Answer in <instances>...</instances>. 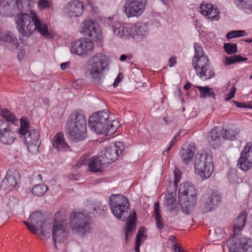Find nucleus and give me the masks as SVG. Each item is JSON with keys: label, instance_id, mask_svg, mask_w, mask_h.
<instances>
[{"label": "nucleus", "instance_id": "nucleus-1", "mask_svg": "<svg viewBox=\"0 0 252 252\" xmlns=\"http://www.w3.org/2000/svg\"><path fill=\"white\" fill-rule=\"evenodd\" d=\"M16 19L18 30L23 36H29L36 30L42 35H49L46 24L41 21L33 11L31 12V14L20 13Z\"/></svg>", "mask_w": 252, "mask_h": 252}, {"label": "nucleus", "instance_id": "nucleus-2", "mask_svg": "<svg viewBox=\"0 0 252 252\" xmlns=\"http://www.w3.org/2000/svg\"><path fill=\"white\" fill-rule=\"evenodd\" d=\"M109 59L107 56L98 53L91 57L87 62L85 74L86 76L92 80L97 86L103 84V72L108 69Z\"/></svg>", "mask_w": 252, "mask_h": 252}, {"label": "nucleus", "instance_id": "nucleus-3", "mask_svg": "<svg viewBox=\"0 0 252 252\" xmlns=\"http://www.w3.org/2000/svg\"><path fill=\"white\" fill-rule=\"evenodd\" d=\"M66 129L72 141L78 142L86 138V119L83 111L76 110L70 114L66 123Z\"/></svg>", "mask_w": 252, "mask_h": 252}, {"label": "nucleus", "instance_id": "nucleus-4", "mask_svg": "<svg viewBox=\"0 0 252 252\" xmlns=\"http://www.w3.org/2000/svg\"><path fill=\"white\" fill-rule=\"evenodd\" d=\"M194 55L192 58V65L196 75L205 80L215 76V71L211 66L210 62L205 55L202 47L198 43L194 44Z\"/></svg>", "mask_w": 252, "mask_h": 252}, {"label": "nucleus", "instance_id": "nucleus-5", "mask_svg": "<svg viewBox=\"0 0 252 252\" xmlns=\"http://www.w3.org/2000/svg\"><path fill=\"white\" fill-rule=\"evenodd\" d=\"M179 202L183 213L189 215L197 200V190L189 182L182 184L178 189Z\"/></svg>", "mask_w": 252, "mask_h": 252}, {"label": "nucleus", "instance_id": "nucleus-6", "mask_svg": "<svg viewBox=\"0 0 252 252\" xmlns=\"http://www.w3.org/2000/svg\"><path fill=\"white\" fill-rule=\"evenodd\" d=\"M109 205L113 214L118 220L126 221L128 217L129 220L132 216L128 213L129 204L127 198L120 194H112L109 199Z\"/></svg>", "mask_w": 252, "mask_h": 252}, {"label": "nucleus", "instance_id": "nucleus-7", "mask_svg": "<svg viewBox=\"0 0 252 252\" xmlns=\"http://www.w3.org/2000/svg\"><path fill=\"white\" fill-rule=\"evenodd\" d=\"M194 166L195 173L202 179L209 178L214 170L212 156L206 153L196 155Z\"/></svg>", "mask_w": 252, "mask_h": 252}, {"label": "nucleus", "instance_id": "nucleus-8", "mask_svg": "<svg viewBox=\"0 0 252 252\" xmlns=\"http://www.w3.org/2000/svg\"><path fill=\"white\" fill-rule=\"evenodd\" d=\"M222 247L223 251L227 250L229 252H252V240L245 237L233 236Z\"/></svg>", "mask_w": 252, "mask_h": 252}, {"label": "nucleus", "instance_id": "nucleus-9", "mask_svg": "<svg viewBox=\"0 0 252 252\" xmlns=\"http://www.w3.org/2000/svg\"><path fill=\"white\" fill-rule=\"evenodd\" d=\"M70 226L72 231L84 235L91 229L89 218L81 212H73L70 215Z\"/></svg>", "mask_w": 252, "mask_h": 252}, {"label": "nucleus", "instance_id": "nucleus-10", "mask_svg": "<svg viewBox=\"0 0 252 252\" xmlns=\"http://www.w3.org/2000/svg\"><path fill=\"white\" fill-rule=\"evenodd\" d=\"M109 113L107 111H100L93 113L89 119L90 129L97 134H103L109 122Z\"/></svg>", "mask_w": 252, "mask_h": 252}, {"label": "nucleus", "instance_id": "nucleus-11", "mask_svg": "<svg viewBox=\"0 0 252 252\" xmlns=\"http://www.w3.org/2000/svg\"><path fill=\"white\" fill-rule=\"evenodd\" d=\"M221 196L218 192L209 191L202 197L199 208L203 213H208L214 210L220 203Z\"/></svg>", "mask_w": 252, "mask_h": 252}, {"label": "nucleus", "instance_id": "nucleus-12", "mask_svg": "<svg viewBox=\"0 0 252 252\" xmlns=\"http://www.w3.org/2000/svg\"><path fill=\"white\" fill-rule=\"evenodd\" d=\"M87 165L91 172H98L101 171L103 165H106L103 156L93 157L90 158L87 156H82L75 166L80 167L82 165Z\"/></svg>", "mask_w": 252, "mask_h": 252}, {"label": "nucleus", "instance_id": "nucleus-13", "mask_svg": "<svg viewBox=\"0 0 252 252\" xmlns=\"http://www.w3.org/2000/svg\"><path fill=\"white\" fill-rule=\"evenodd\" d=\"M67 222L66 220H55L52 228V239L53 245L57 249V242H62L65 240L68 236V232L66 230Z\"/></svg>", "mask_w": 252, "mask_h": 252}, {"label": "nucleus", "instance_id": "nucleus-14", "mask_svg": "<svg viewBox=\"0 0 252 252\" xmlns=\"http://www.w3.org/2000/svg\"><path fill=\"white\" fill-rule=\"evenodd\" d=\"M93 45L90 39L87 38H81L72 42L70 51L71 53L80 56H86L91 53Z\"/></svg>", "mask_w": 252, "mask_h": 252}, {"label": "nucleus", "instance_id": "nucleus-15", "mask_svg": "<svg viewBox=\"0 0 252 252\" xmlns=\"http://www.w3.org/2000/svg\"><path fill=\"white\" fill-rule=\"evenodd\" d=\"M146 4V0H127L124 11L128 17L138 16L144 11Z\"/></svg>", "mask_w": 252, "mask_h": 252}, {"label": "nucleus", "instance_id": "nucleus-16", "mask_svg": "<svg viewBox=\"0 0 252 252\" xmlns=\"http://www.w3.org/2000/svg\"><path fill=\"white\" fill-rule=\"evenodd\" d=\"M21 137H23L24 142L29 152L34 153L38 151L40 142L39 134L37 130H30L25 134L21 135Z\"/></svg>", "mask_w": 252, "mask_h": 252}, {"label": "nucleus", "instance_id": "nucleus-17", "mask_svg": "<svg viewBox=\"0 0 252 252\" xmlns=\"http://www.w3.org/2000/svg\"><path fill=\"white\" fill-rule=\"evenodd\" d=\"M237 166L244 171H248L252 167V145L248 143L241 153Z\"/></svg>", "mask_w": 252, "mask_h": 252}, {"label": "nucleus", "instance_id": "nucleus-18", "mask_svg": "<svg viewBox=\"0 0 252 252\" xmlns=\"http://www.w3.org/2000/svg\"><path fill=\"white\" fill-rule=\"evenodd\" d=\"M125 148L124 143L120 141L116 142L115 145L107 147L103 156L106 164L116 160Z\"/></svg>", "mask_w": 252, "mask_h": 252}, {"label": "nucleus", "instance_id": "nucleus-19", "mask_svg": "<svg viewBox=\"0 0 252 252\" xmlns=\"http://www.w3.org/2000/svg\"><path fill=\"white\" fill-rule=\"evenodd\" d=\"M81 32L88 36L94 41L100 40L101 34L99 29H96L94 23L92 20L85 21L82 25Z\"/></svg>", "mask_w": 252, "mask_h": 252}, {"label": "nucleus", "instance_id": "nucleus-20", "mask_svg": "<svg viewBox=\"0 0 252 252\" xmlns=\"http://www.w3.org/2000/svg\"><path fill=\"white\" fill-rule=\"evenodd\" d=\"M199 12L212 21H218L220 18V10L216 5L212 3H201Z\"/></svg>", "mask_w": 252, "mask_h": 252}, {"label": "nucleus", "instance_id": "nucleus-21", "mask_svg": "<svg viewBox=\"0 0 252 252\" xmlns=\"http://www.w3.org/2000/svg\"><path fill=\"white\" fill-rule=\"evenodd\" d=\"M84 10V6L82 2L73 0L68 3L63 10L65 15L69 18L80 16Z\"/></svg>", "mask_w": 252, "mask_h": 252}, {"label": "nucleus", "instance_id": "nucleus-22", "mask_svg": "<svg viewBox=\"0 0 252 252\" xmlns=\"http://www.w3.org/2000/svg\"><path fill=\"white\" fill-rule=\"evenodd\" d=\"M207 137L210 144L216 149L224 140L223 130L220 127H215L208 132Z\"/></svg>", "mask_w": 252, "mask_h": 252}, {"label": "nucleus", "instance_id": "nucleus-23", "mask_svg": "<svg viewBox=\"0 0 252 252\" xmlns=\"http://www.w3.org/2000/svg\"><path fill=\"white\" fill-rule=\"evenodd\" d=\"M20 177V174L17 171H8L1 182V186L4 190H9L16 186Z\"/></svg>", "mask_w": 252, "mask_h": 252}, {"label": "nucleus", "instance_id": "nucleus-24", "mask_svg": "<svg viewBox=\"0 0 252 252\" xmlns=\"http://www.w3.org/2000/svg\"><path fill=\"white\" fill-rule=\"evenodd\" d=\"M112 30L114 33L117 36L126 38H130L131 25L129 24H122L119 22H116L112 26Z\"/></svg>", "mask_w": 252, "mask_h": 252}, {"label": "nucleus", "instance_id": "nucleus-25", "mask_svg": "<svg viewBox=\"0 0 252 252\" xmlns=\"http://www.w3.org/2000/svg\"><path fill=\"white\" fill-rule=\"evenodd\" d=\"M52 145L58 152H65L69 149V146L65 141L64 135L62 133H58L54 136Z\"/></svg>", "mask_w": 252, "mask_h": 252}, {"label": "nucleus", "instance_id": "nucleus-26", "mask_svg": "<svg viewBox=\"0 0 252 252\" xmlns=\"http://www.w3.org/2000/svg\"><path fill=\"white\" fill-rule=\"evenodd\" d=\"M148 28L145 24L136 23L131 25L130 37H134L135 36L143 37L148 34Z\"/></svg>", "mask_w": 252, "mask_h": 252}, {"label": "nucleus", "instance_id": "nucleus-27", "mask_svg": "<svg viewBox=\"0 0 252 252\" xmlns=\"http://www.w3.org/2000/svg\"><path fill=\"white\" fill-rule=\"evenodd\" d=\"M247 215V212L243 211L235 219L233 225L234 235L237 234L244 228Z\"/></svg>", "mask_w": 252, "mask_h": 252}, {"label": "nucleus", "instance_id": "nucleus-28", "mask_svg": "<svg viewBox=\"0 0 252 252\" xmlns=\"http://www.w3.org/2000/svg\"><path fill=\"white\" fill-rule=\"evenodd\" d=\"M195 152V148L190 144L184 146L180 152L182 160L186 164L189 163L191 160Z\"/></svg>", "mask_w": 252, "mask_h": 252}, {"label": "nucleus", "instance_id": "nucleus-29", "mask_svg": "<svg viewBox=\"0 0 252 252\" xmlns=\"http://www.w3.org/2000/svg\"><path fill=\"white\" fill-rule=\"evenodd\" d=\"M15 136V133L10 129L0 133V140L5 145H10L14 142Z\"/></svg>", "mask_w": 252, "mask_h": 252}, {"label": "nucleus", "instance_id": "nucleus-30", "mask_svg": "<svg viewBox=\"0 0 252 252\" xmlns=\"http://www.w3.org/2000/svg\"><path fill=\"white\" fill-rule=\"evenodd\" d=\"M237 6L245 13H252V0H234Z\"/></svg>", "mask_w": 252, "mask_h": 252}, {"label": "nucleus", "instance_id": "nucleus-31", "mask_svg": "<svg viewBox=\"0 0 252 252\" xmlns=\"http://www.w3.org/2000/svg\"><path fill=\"white\" fill-rule=\"evenodd\" d=\"M176 193L172 192L165 194L164 203L170 211H176L177 202L175 198Z\"/></svg>", "mask_w": 252, "mask_h": 252}, {"label": "nucleus", "instance_id": "nucleus-32", "mask_svg": "<svg viewBox=\"0 0 252 252\" xmlns=\"http://www.w3.org/2000/svg\"><path fill=\"white\" fill-rule=\"evenodd\" d=\"M153 216L155 220L157 228L159 230L162 229L164 226V224L161 219L158 202H156L154 204V210Z\"/></svg>", "mask_w": 252, "mask_h": 252}, {"label": "nucleus", "instance_id": "nucleus-33", "mask_svg": "<svg viewBox=\"0 0 252 252\" xmlns=\"http://www.w3.org/2000/svg\"><path fill=\"white\" fill-rule=\"evenodd\" d=\"M0 39L1 41L7 43L14 47H17L18 45L17 38L10 32L2 33Z\"/></svg>", "mask_w": 252, "mask_h": 252}, {"label": "nucleus", "instance_id": "nucleus-34", "mask_svg": "<svg viewBox=\"0 0 252 252\" xmlns=\"http://www.w3.org/2000/svg\"><path fill=\"white\" fill-rule=\"evenodd\" d=\"M136 220V213L134 212V215L132 216V218L129 220L126 223V232H125V240L126 242L129 241V236H131L133 229L135 227V220Z\"/></svg>", "mask_w": 252, "mask_h": 252}, {"label": "nucleus", "instance_id": "nucleus-35", "mask_svg": "<svg viewBox=\"0 0 252 252\" xmlns=\"http://www.w3.org/2000/svg\"><path fill=\"white\" fill-rule=\"evenodd\" d=\"M239 131L240 130L235 126L230 127L223 131L224 139L232 141L236 140L238 137Z\"/></svg>", "mask_w": 252, "mask_h": 252}, {"label": "nucleus", "instance_id": "nucleus-36", "mask_svg": "<svg viewBox=\"0 0 252 252\" xmlns=\"http://www.w3.org/2000/svg\"><path fill=\"white\" fill-rule=\"evenodd\" d=\"M196 88L199 90L200 95V97L201 98H206L207 97H211L212 98H215V94L212 91L211 88H209L208 87H202V86H197Z\"/></svg>", "mask_w": 252, "mask_h": 252}, {"label": "nucleus", "instance_id": "nucleus-37", "mask_svg": "<svg viewBox=\"0 0 252 252\" xmlns=\"http://www.w3.org/2000/svg\"><path fill=\"white\" fill-rule=\"evenodd\" d=\"M30 220L32 224H34L35 225L38 224L40 223V224H42L43 225V216L41 212L36 211L33 213L29 219Z\"/></svg>", "mask_w": 252, "mask_h": 252}, {"label": "nucleus", "instance_id": "nucleus-38", "mask_svg": "<svg viewBox=\"0 0 252 252\" xmlns=\"http://www.w3.org/2000/svg\"><path fill=\"white\" fill-rule=\"evenodd\" d=\"M247 60V58H243L240 55H233L230 57L225 56L223 60V63L225 65H228L237 62H240Z\"/></svg>", "mask_w": 252, "mask_h": 252}, {"label": "nucleus", "instance_id": "nucleus-39", "mask_svg": "<svg viewBox=\"0 0 252 252\" xmlns=\"http://www.w3.org/2000/svg\"><path fill=\"white\" fill-rule=\"evenodd\" d=\"M48 187L44 184L35 185L32 189V193L35 196H41L48 190Z\"/></svg>", "mask_w": 252, "mask_h": 252}, {"label": "nucleus", "instance_id": "nucleus-40", "mask_svg": "<svg viewBox=\"0 0 252 252\" xmlns=\"http://www.w3.org/2000/svg\"><path fill=\"white\" fill-rule=\"evenodd\" d=\"M119 122L118 121H112L110 125H107L105 127V130L104 131L103 134L106 133L107 135H112L117 130Z\"/></svg>", "mask_w": 252, "mask_h": 252}, {"label": "nucleus", "instance_id": "nucleus-41", "mask_svg": "<svg viewBox=\"0 0 252 252\" xmlns=\"http://www.w3.org/2000/svg\"><path fill=\"white\" fill-rule=\"evenodd\" d=\"M1 116L4 119V120L8 123H14L17 120L14 114L6 109H2Z\"/></svg>", "mask_w": 252, "mask_h": 252}, {"label": "nucleus", "instance_id": "nucleus-42", "mask_svg": "<svg viewBox=\"0 0 252 252\" xmlns=\"http://www.w3.org/2000/svg\"><path fill=\"white\" fill-rule=\"evenodd\" d=\"M107 210V207L106 206L98 203L93 206L92 213L95 216H99L101 214L105 213Z\"/></svg>", "mask_w": 252, "mask_h": 252}, {"label": "nucleus", "instance_id": "nucleus-43", "mask_svg": "<svg viewBox=\"0 0 252 252\" xmlns=\"http://www.w3.org/2000/svg\"><path fill=\"white\" fill-rule=\"evenodd\" d=\"M142 228L139 230L136 235V242L135 245V252H140V247L142 243L141 241L142 238H146V236L145 235L142 231Z\"/></svg>", "mask_w": 252, "mask_h": 252}, {"label": "nucleus", "instance_id": "nucleus-44", "mask_svg": "<svg viewBox=\"0 0 252 252\" xmlns=\"http://www.w3.org/2000/svg\"><path fill=\"white\" fill-rule=\"evenodd\" d=\"M225 52L228 54H233L237 52V45L234 43H226L223 46Z\"/></svg>", "mask_w": 252, "mask_h": 252}, {"label": "nucleus", "instance_id": "nucleus-45", "mask_svg": "<svg viewBox=\"0 0 252 252\" xmlns=\"http://www.w3.org/2000/svg\"><path fill=\"white\" fill-rule=\"evenodd\" d=\"M29 131V123L27 121L21 119V126L19 129V133L23 135Z\"/></svg>", "mask_w": 252, "mask_h": 252}, {"label": "nucleus", "instance_id": "nucleus-46", "mask_svg": "<svg viewBox=\"0 0 252 252\" xmlns=\"http://www.w3.org/2000/svg\"><path fill=\"white\" fill-rule=\"evenodd\" d=\"M32 224H30L29 227L27 228L31 231L32 233L34 234L36 233L37 230L40 231L39 234L41 235H43L45 231L43 229V227L42 225L41 224L39 226H37V228L35 227V226Z\"/></svg>", "mask_w": 252, "mask_h": 252}, {"label": "nucleus", "instance_id": "nucleus-47", "mask_svg": "<svg viewBox=\"0 0 252 252\" xmlns=\"http://www.w3.org/2000/svg\"><path fill=\"white\" fill-rule=\"evenodd\" d=\"M10 129V125L4 120L0 119V133Z\"/></svg>", "mask_w": 252, "mask_h": 252}, {"label": "nucleus", "instance_id": "nucleus-48", "mask_svg": "<svg viewBox=\"0 0 252 252\" xmlns=\"http://www.w3.org/2000/svg\"><path fill=\"white\" fill-rule=\"evenodd\" d=\"M38 6L41 10L48 9L50 6V3L48 0H39Z\"/></svg>", "mask_w": 252, "mask_h": 252}, {"label": "nucleus", "instance_id": "nucleus-49", "mask_svg": "<svg viewBox=\"0 0 252 252\" xmlns=\"http://www.w3.org/2000/svg\"><path fill=\"white\" fill-rule=\"evenodd\" d=\"M123 79V74L120 73L118 74L117 78L115 79L114 82L113 83V86L114 87H116L118 86L119 83L121 82V81Z\"/></svg>", "mask_w": 252, "mask_h": 252}, {"label": "nucleus", "instance_id": "nucleus-50", "mask_svg": "<svg viewBox=\"0 0 252 252\" xmlns=\"http://www.w3.org/2000/svg\"><path fill=\"white\" fill-rule=\"evenodd\" d=\"M236 92V88L233 86L229 94H227V97L225 98L226 100H230L231 98L234 97Z\"/></svg>", "mask_w": 252, "mask_h": 252}, {"label": "nucleus", "instance_id": "nucleus-51", "mask_svg": "<svg viewBox=\"0 0 252 252\" xmlns=\"http://www.w3.org/2000/svg\"><path fill=\"white\" fill-rule=\"evenodd\" d=\"M180 178V173L179 171L175 170L174 171V184L175 185H177L178 183L179 182V179Z\"/></svg>", "mask_w": 252, "mask_h": 252}, {"label": "nucleus", "instance_id": "nucleus-52", "mask_svg": "<svg viewBox=\"0 0 252 252\" xmlns=\"http://www.w3.org/2000/svg\"><path fill=\"white\" fill-rule=\"evenodd\" d=\"M185 133H184V131H183L182 130H180V131L178 132V133H177L176 135H175V136H174V137L172 138V139L171 140V142H170V145H169V146H170L172 147V146L174 145V144H175V141H176V139H177V138L178 137H179L180 135H181V134H185Z\"/></svg>", "mask_w": 252, "mask_h": 252}, {"label": "nucleus", "instance_id": "nucleus-53", "mask_svg": "<svg viewBox=\"0 0 252 252\" xmlns=\"http://www.w3.org/2000/svg\"><path fill=\"white\" fill-rule=\"evenodd\" d=\"M236 32H235V31H231L230 32H229L226 34V37L228 39H231L232 38L237 37L238 36H240L238 34H236Z\"/></svg>", "mask_w": 252, "mask_h": 252}, {"label": "nucleus", "instance_id": "nucleus-54", "mask_svg": "<svg viewBox=\"0 0 252 252\" xmlns=\"http://www.w3.org/2000/svg\"><path fill=\"white\" fill-rule=\"evenodd\" d=\"M235 32L237 33L236 34H238L240 36H238V37H241L243 36H245L247 35V33L245 31L242 30H238V31H235Z\"/></svg>", "mask_w": 252, "mask_h": 252}, {"label": "nucleus", "instance_id": "nucleus-55", "mask_svg": "<svg viewBox=\"0 0 252 252\" xmlns=\"http://www.w3.org/2000/svg\"><path fill=\"white\" fill-rule=\"evenodd\" d=\"M70 65L69 62L63 63L61 64V67L62 70H65L69 67Z\"/></svg>", "mask_w": 252, "mask_h": 252}, {"label": "nucleus", "instance_id": "nucleus-56", "mask_svg": "<svg viewBox=\"0 0 252 252\" xmlns=\"http://www.w3.org/2000/svg\"><path fill=\"white\" fill-rule=\"evenodd\" d=\"M80 83H81L80 80H75L72 83V86L73 88H74L75 89H79V87H78V85L79 84H80Z\"/></svg>", "mask_w": 252, "mask_h": 252}, {"label": "nucleus", "instance_id": "nucleus-57", "mask_svg": "<svg viewBox=\"0 0 252 252\" xmlns=\"http://www.w3.org/2000/svg\"><path fill=\"white\" fill-rule=\"evenodd\" d=\"M169 66L170 67H173L175 65L176 63L175 59L174 58H170L169 60Z\"/></svg>", "mask_w": 252, "mask_h": 252}, {"label": "nucleus", "instance_id": "nucleus-58", "mask_svg": "<svg viewBox=\"0 0 252 252\" xmlns=\"http://www.w3.org/2000/svg\"><path fill=\"white\" fill-rule=\"evenodd\" d=\"M234 103L239 108H245L246 107V105H244L242 103L239 102L238 101H234Z\"/></svg>", "mask_w": 252, "mask_h": 252}, {"label": "nucleus", "instance_id": "nucleus-59", "mask_svg": "<svg viewBox=\"0 0 252 252\" xmlns=\"http://www.w3.org/2000/svg\"><path fill=\"white\" fill-rule=\"evenodd\" d=\"M191 84L189 82H187L184 86V89L187 91L188 90L190 87H191Z\"/></svg>", "mask_w": 252, "mask_h": 252}, {"label": "nucleus", "instance_id": "nucleus-60", "mask_svg": "<svg viewBox=\"0 0 252 252\" xmlns=\"http://www.w3.org/2000/svg\"><path fill=\"white\" fill-rule=\"evenodd\" d=\"M36 0H22V3L23 4H25L26 5V2H33V3H35Z\"/></svg>", "mask_w": 252, "mask_h": 252}, {"label": "nucleus", "instance_id": "nucleus-61", "mask_svg": "<svg viewBox=\"0 0 252 252\" xmlns=\"http://www.w3.org/2000/svg\"><path fill=\"white\" fill-rule=\"evenodd\" d=\"M172 248H173V250L175 251L176 252H177L178 250V248H180V247L179 246H177V244H176L175 243H174L173 245H172Z\"/></svg>", "mask_w": 252, "mask_h": 252}, {"label": "nucleus", "instance_id": "nucleus-62", "mask_svg": "<svg viewBox=\"0 0 252 252\" xmlns=\"http://www.w3.org/2000/svg\"><path fill=\"white\" fill-rule=\"evenodd\" d=\"M171 146H169L163 152V154L164 155H166V154H167V153L169 152V151H170V149L171 148Z\"/></svg>", "mask_w": 252, "mask_h": 252}, {"label": "nucleus", "instance_id": "nucleus-63", "mask_svg": "<svg viewBox=\"0 0 252 252\" xmlns=\"http://www.w3.org/2000/svg\"><path fill=\"white\" fill-rule=\"evenodd\" d=\"M175 238L172 236H170L169 239V241L171 242V243H172V245L174 243H175Z\"/></svg>", "mask_w": 252, "mask_h": 252}, {"label": "nucleus", "instance_id": "nucleus-64", "mask_svg": "<svg viewBox=\"0 0 252 252\" xmlns=\"http://www.w3.org/2000/svg\"><path fill=\"white\" fill-rule=\"evenodd\" d=\"M126 59V56L125 55H122L120 58V61H124Z\"/></svg>", "mask_w": 252, "mask_h": 252}]
</instances>
